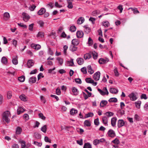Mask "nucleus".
I'll list each match as a JSON object with an SVG mask.
<instances>
[{
    "instance_id": "1",
    "label": "nucleus",
    "mask_w": 148,
    "mask_h": 148,
    "mask_svg": "<svg viewBox=\"0 0 148 148\" xmlns=\"http://www.w3.org/2000/svg\"><path fill=\"white\" fill-rule=\"evenodd\" d=\"M10 116V113L8 111H5L3 113L2 116L3 120L8 123H9L10 121V119L9 118Z\"/></svg>"
},
{
    "instance_id": "2",
    "label": "nucleus",
    "mask_w": 148,
    "mask_h": 148,
    "mask_svg": "<svg viewBox=\"0 0 148 148\" xmlns=\"http://www.w3.org/2000/svg\"><path fill=\"white\" fill-rule=\"evenodd\" d=\"M103 90H102L101 89L98 88L97 89L98 91L102 95L104 96L106 94L107 95H108L109 94L108 92V91L106 87H104L103 88Z\"/></svg>"
},
{
    "instance_id": "3",
    "label": "nucleus",
    "mask_w": 148,
    "mask_h": 148,
    "mask_svg": "<svg viewBox=\"0 0 148 148\" xmlns=\"http://www.w3.org/2000/svg\"><path fill=\"white\" fill-rule=\"evenodd\" d=\"M109 61V60L107 58H101L99 59L98 61V62L100 64H104L107 63Z\"/></svg>"
},
{
    "instance_id": "4",
    "label": "nucleus",
    "mask_w": 148,
    "mask_h": 148,
    "mask_svg": "<svg viewBox=\"0 0 148 148\" xmlns=\"http://www.w3.org/2000/svg\"><path fill=\"white\" fill-rule=\"evenodd\" d=\"M126 121H124L123 119H119L118 121L117 126L119 128H121L125 125Z\"/></svg>"
},
{
    "instance_id": "5",
    "label": "nucleus",
    "mask_w": 148,
    "mask_h": 148,
    "mask_svg": "<svg viewBox=\"0 0 148 148\" xmlns=\"http://www.w3.org/2000/svg\"><path fill=\"white\" fill-rule=\"evenodd\" d=\"M108 136L111 138H113L116 135L115 132L111 129L109 130L108 132Z\"/></svg>"
},
{
    "instance_id": "6",
    "label": "nucleus",
    "mask_w": 148,
    "mask_h": 148,
    "mask_svg": "<svg viewBox=\"0 0 148 148\" xmlns=\"http://www.w3.org/2000/svg\"><path fill=\"white\" fill-rule=\"evenodd\" d=\"M100 75V73L99 71L95 73L93 75L94 79L96 81L99 80Z\"/></svg>"
},
{
    "instance_id": "7",
    "label": "nucleus",
    "mask_w": 148,
    "mask_h": 148,
    "mask_svg": "<svg viewBox=\"0 0 148 148\" xmlns=\"http://www.w3.org/2000/svg\"><path fill=\"white\" fill-rule=\"evenodd\" d=\"M23 16V19L25 22H27L29 19L30 18V16L27 14L26 13H23L22 14Z\"/></svg>"
},
{
    "instance_id": "8",
    "label": "nucleus",
    "mask_w": 148,
    "mask_h": 148,
    "mask_svg": "<svg viewBox=\"0 0 148 148\" xmlns=\"http://www.w3.org/2000/svg\"><path fill=\"white\" fill-rule=\"evenodd\" d=\"M129 97L132 101H134L137 99L136 95L134 92H132L129 95Z\"/></svg>"
},
{
    "instance_id": "9",
    "label": "nucleus",
    "mask_w": 148,
    "mask_h": 148,
    "mask_svg": "<svg viewBox=\"0 0 148 148\" xmlns=\"http://www.w3.org/2000/svg\"><path fill=\"white\" fill-rule=\"evenodd\" d=\"M19 142L20 143L21 145V148H27V145H26V142L25 141L23 140H20L19 141Z\"/></svg>"
},
{
    "instance_id": "10",
    "label": "nucleus",
    "mask_w": 148,
    "mask_h": 148,
    "mask_svg": "<svg viewBox=\"0 0 148 148\" xmlns=\"http://www.w3.org/2000/svg\"><path fill=\"white\" fill-rule=\"evenodd\" d=\"M76 62L79 65H82L84 63V60L82 58H78L77 59Z\"/></svg>"
},
{
    "instance_id": "11",
    "label": "nucleus",
    "mask_w": 148,
    "mask_h": 148,
    "mask_svg": "<svg viewBox=\"0 0 148 148\" xmlns=\"http://www.w3.org/2000/svg\"><path fill=\"white\" fill-rule=\"evenodd\" d=\"M117 120V118L116 117L112 118L111 119V124L112 126L114 127L116 125V122Z\"/></svg>"
},
{
    "instance_id": "12",
    "label": "nucleus",
    "mask_w": 148,
    "mask_h": 148,
    "mask_svg": "<svg viewBox=\"0 0 148 148\" xmlns=\"http://www.w3.org/2000/svg\"><path fill=\"white\" fill-rule=\"evenodd\" d=\"M77 37L78 38H81L84 35L83 32L81 31H78L76 33Z\"/></svg>"
},
{
    "instance_id": "13",
    "label": "nucleus",
    "mask_w": 148,
    "mask_h": 148,
    "mask_svg": "<svg viewBox=\"0 0 148 148\" xmlns=\"http://www.w3.org/2000/svg\"><path fill=\"white\" fill-rule=\"evenodd\" d=\"M34 63L33 60H28L27 64L29 68H30L32 66L34 65Z\"/></svg>"
},
{
    "instance_id": "14",
    "label": "nucleus",
    "mask_w": 148,
    "mask_h": 148,
    "mask_svg": "<svg viewBox=\"0 0 148 148\" xmlns=\"http://www.w3.org/2000/svg\"><path fill=\"white\" fill-rule=\"evenodd\" d=\"M21 100L23 101H27V97L24 94H22L19 96Z\"/></svg>"
},
{
    "instance_id": "15",
    "label": "nucleus",
    "mask_w": 148,
    "mask_h": 148,
    "mask_svg": "<svg viewBox=\"0 0 148 148\" xmlns=\"http://www.w3.org/2000/svg\"><path fill=\"white\" fill-rule=\"evenodd\" d=\"M79 41L77 39H73L71 42L72 44L73 45L77 46L79 43Z\"/></svg>"
},
{
    "instance_id": "16",
    "label": "nucleus",
    "mask_w": 148,
    "mask_h": 148,
    "mask_svg": "<svg viewBox=\"0 0 148 148\" xmlns=\"http://www.w3.org/2000/svg\"><path fill=\"white\" fill-rule=\"evenodd\" d=\"M72 90L74 95H77L78 94L79 91L78 89L75 87H73L72 88Z\"/></svg>"
},
{
    "instance_id": "17",
    "label": "nucleus",
    "mask_w": 148,
    "mask_h": 148,
    "mask_svg": "<svg viewBox=\"0 0 148 148\" xmlns=\"http://www.w3.org/2000/svg\"><path fill=\"white\" fill-rule=\"evenodd\" d=\"M110 91L112 93L116 94L118 93V90L116 88H111L110 89Z\"/></svg>"
},
{
    "instance_id": "18",
    "label": "nucleus",
    "mask_w": 148,
    "mask_h": 148,
    "mask_svg": "<svg viewBox=\"0 0 148 148\" xmlns=\"http://www.w3.org/2000/svg\"><path fill=\"white\" fill-rule=\"evenodd\" d=\"M22 129L20 127H17L16 130V133L17 135H19L21 134L22 131Z\"/></svg>"
},
{
    "instance_id": "19",
    "label": "nucleus",
    "mask_w": 148,
    "mask_h": 148,
    "mask_svg": "<svg viewBox=\"0 0 148 148\" xmlns=\"http://www.w3.org/2000/svg\"><path fill=\"white\" fill-rule=\"evenodd\" d=\"M108 103L107 101L106 100H102L100 102V107H103L107 104Z\"/></svg>"
},
{
    "instance_id": "20",
    "label": "nucleus",
    "mask_w": 148,
    "mask_h": 148,
    "mask_svg": "<svg viewBox=\"0 0 148 148\" xmlns=\"http://www.w3.org/2000/svg\"><path fill=\"white\" fill-rule=\"evenodd\" d=\"M45 9L42 8L40 9L38 12V14L39 15H42L45 13Z\"/></svg>"
},
{
    "instance_id": "21",
    "label": "nucleus",
    "mask_w": 148,
    "mask_h": 148,
    "mask_svg": "<svg viewBox=\"0 0 148 148\" xmlns=\"http://www.w3.org/2000/svg\"><path fill=\"white\" fill-rule=\"evenodd\" d=\"M102 121L103 123L106 125L107 126L108 119V118L106 116H103L102 118Z\"/></svg>"
},
{
    "instance_id": "22",
    "label": "nucleus",
    "mask_w": 148,
    "mask_h": 148,
    "mask_svg": "<svg viewBox=\"0 0 148 148\" xmlns=\"http://www.w3.org/2000/svg\"><path fill=\"white\" fill-rule=\"evenodd\" d=\"M31 46L32 47H33L34 49L36 50H39L41 48L40 45L38 44L35 45L32 44L31 45Z\"/></svg>"
},
{
    "instance_id": "23",
    "label": "nucleus",
    "mask_w": 148,
    "mask_h": 148,
    "mask_svg": "<svg viewBox=\"0 0 148 148\" xmlns=\"http://www.w3.org/2000/svg\"><path fill=\"white\" fill-rule=\"evenodd\" d=\"M84 21V18L80 17L79 18L77 21V23L78 24H82Z\"/></svg>"
},
{
    "instance_id": "24",
    "label": "nucleus",
    "mask_w": 148,
    "mask_h": 148,
    "mask_svg": "<svg viewBox=\"0 0 148 148\" xmlns=\"http://www.w3.org/2000/svg\"><path fill=\"white\" fill-rule=\"evenodd\" d=\"M77 110L74 108H72L70 111V113L71 115H74L77 113Z\"/></svg>"
},
{
    "instance_id": "25",
    "label": "nucleus",
    "mask_w": 148,
    "mask_h": 148,
    "mask_svg": "<svg viewBox=\"0 0 148 148\" xmlns=\"http://www.w3.org/2000/svg\"><path fill=\"white\" fill-rule=\"evenodd\" d=\"M105 114L108 118L112 116L114 114V113L111 112H107L105 113Z\"/></svg>"
},
{
    "instance_id": "26",
    "label": "nucleus",
    "mask_w": 148,
    "mask_h": 148,
    "mask_svg": "<svg viewBox=\"0 0 148 148\" xmlns=\"http://www.w3.org/2000/svg\"><path fill=\"white\" fill-rule=\"evenodd\" d=\"M84 124L85 126L88 127L91 125V123L89 120H86L84 121Z\"/></svg>"
},
{
    "instance_id": "27",
    "label": "nucleus",
    "mask_w": 148,
    "mask_h": 148,
    "mask_svg": "<svg viewBox=\"0 0 148 148\" xmlns=\"http://www.w3.org/2000/svg\"><path fill=\"white\" fill-rule=\"evenodd\" d=\"M73 45H71L69 48L70 50L73 52L76 51L77 49V47Z\"/></svg>"
},
{
    "instance_id": "28",
    "label": "nucleus",
    "mask_w": 148,
    "mask_h": 148,
    "mask_svg": "<svg viewBox=\"0 0 148 148\" xmlns=\"http://www.w3.org/2000/svg\"><path fill=\"white\" fill-rule=\"evenodd\" d=\"M88 72L90 74H92L94 73L93 70L92 69L91 66L90 65H88L87 67Z\"/></svg>"
},
{
    "instance_id": "29",
    "label": "nucleus",
    "mask_w": 148,
    "mask_h": 148,
    "mask_svg": "<svg viewBox=\"0 0 148 148\" xmlns=\"http://www.w3.org/2000/svg\"><path fill=\"white\" fill-rule=\"evenodd\" d=\"M36 80V78L35 77H30L29 79V82L32 83H34Z\"/></svg>"
},
{
    "instance_id": "30",
    "label": "nucleus",
    "mask_w": 148,
    "mask_h": 148,
    "mask_svg": "<svg viewBox=\"0 0 148 148\" xmlns=\"http://www.w3.org/2000/svg\"><path fill=\"white\" fill-rule=\"evenodd\" d=\"M91 57L90 54L87 53L84 55V58L85 60L90 59Z\"/></svg>"
},
{
    "instance_id": "31",
    "label": "nucleus",
    "mask_w": 148,
    "mask_h": 148,
    "mask_svg": "<svg viewBox=\"0 0 148 148\" xmlns=\"http://www.w3.org/2000/svg\"><path fill=\"white\" fill-rule=\"evenodd\" d=\"M7 59L5 57H3L1 59V62L3 64H6L7 63Z\"/></svg>"
},
{
    "instance_id": "32",
    "label": "nucleus",
    "mask_w": 148,
    "mask_h": 148,
    "mask_svg": "<svg viewBox=\"0 0 148 148\" xmlns=\"http://www.w3.org/2000/svg\"><path fill=\"white\" fill-rule=\"evenodd\" d=\"M44 36V33L42 32H39L37 35V37L39 38H42Z\"/></svg>"
},
{
    "instance_id": "33",
    "label": "nucleus",
    "mask_w": 148,
    "mask_h": 148,
    "mask_svg": "<svg viewBox=\"0 0 148 148\" xmlns=\"http://www.w3.org/2000/svg\"><path fill=\"white\" fill-rule=\"evenodd\" d=\"M83 148H92L91 145L89 143H85Z\"/></svg>"
},
{
    "instance_id": "34",
    "label": "nucleus",
    "mask_w": 148,
    "mask_h": 148,
    "mask_svg": "<svg viewBox=\"0 0 148 148\" xmlns=\"http://www.w3.org/2000/svg\"><path fill=\"white\" fill-rule=\"evenodd\" d=\"M24 109L21 107H19L17 110V114H20L21 113L24 112Z\"/></svg>"
},
{
    "instance_id": "35",
    "label": "nucleus",
    "mask_w": 148,
    "mask_h": 148,
    "mask_svg": "<svg viewBox=\"0 0 148 148\" xmlns=\"http://www.w3.org/2000/svg\"><path fill=\"white\" fill-rule=\"evenodd\" d=\"M12 62L15 65H16L18 64V62L17 60V58L16 56L13 58Z\"/></svg>"
},
{
    "instance_id": "36",
    "label": "nucleus",
    "mask_w": 148,
    "mask_h": 148,
    "mask_svg": "<svg viewBox=\"0 0 148 148\" xmlns=\"http://www.w3.org/2000/svg\"><path fill=\"white\" fill-rule=\"evenodd\" d=\"M141 103V101H138L135 102V104L136 108H137L139 109L140 108V106Z\"/></svg>"
},
{
    "instance_id": "37",
    "label": "nucleus",
    "mask_w": 148,
    "mask_h": 148,
    "mask_svg": "<svg viewBox=\"0 0 148 148\" xmlns=\"http://www.w3.org/2000/svg\"><path fill=\"white\" fill-rule=\"evenodd\" d=\"M47 129V125H45L42 127L41 128V130L44 133H46Z\"/></svg>"
},
{
    "instance_id": "38",
    "label": "nucleus",
    "mask_w": 148,
    "mask_h": 148,
    "mask_svg": "<svg viewBox=\"0 0 148 148\" xmlns=\"http://www.w3.org/2000/svg\"><path fill=\"white\" fill-rule=\"evenodd\" d=\"M131 9L132 10L133 12L134 13V14H136L139 13V11L137 10V9L135 8L134 9L133 8H129V10Z\"/></svg>"
},
{
    "instance_id": "39",
    "label": "nucleus",
    "mask_w": 148,
    "mask_h": 148,
    "mask_svg": "<svg viewBox=\"0 0 148 148\" xmlns=\"http://www.w3.org/2000/svg\"><path fill=\"white\" fill-rule=\"evenodd\" d=\"M108 101L110 102H114L116 103L117 101V99L116 98H111Z\"/></svg>"
},
{
    "instance_id": "40",
    "label": "nucleus",
    "mask_w": 148,
    "mask_h": 148,
    "mask_svg": "<svg viewBox=\"0 0 148 148\" xmlns=\"http://www.w3.org/2000/svg\"><path fill=\"white\" fill-rule=\"evenodd\" d=\"M103 25L106 27H108L110 25V23L108 21H106L103 22Z\"/></svg>"
},
{
    "instance_id": "41",
    "label": "nucleus",
    "mask_w": 148,
    "mask_h": 148,
    "mask_svg": "<svg viewBox=\"0 0 148 148\" xmlns=\"http://www.w3.org/2000/svg\"><path fill=\"white\" fill-rule=\"evenodd\" d=\"M76 29V27L75 26H72L70 27L69 30L72 32H75Z\"/></svg>"
},
{
    "instance_id": "42",
    "label": "nucleus",
    "mask_w": 148,
    "mask_h": 148,
    "mask_svg": "<svg viewBox=\"0 0 148 148\" xmlns=\"http://www.w3.org/2000/svg\"><path fill=\"white\" fill-rule=\"evenodd\" d=\"M100 11L99 10H95L93 11L92 13V14L93 16H95L97 14H99Z\"/></svg>"
},
{
    "instance_id": "43",
    "label": "nucleus",
    "mask_w": 148,
    "mask_h": 148,
    "mask_svg": "<svg viewBox=\"0 0 148 148\" xmlns=\"http://www.w3.org/2000/svg\"><path fill=\"white\" fill-rule=\"evenodd\" d=\"M18 80L20 82H23L25 80V77L24 76H22L18 77Z\"/></svg>"
},
{
    "instance_id": "44",
    "label": "nucleus",
    "mask_w": 148,
    "mask_h": 148,
    "mask_svg": "<svg viewBox=\"0 0 148 148\" xmlns=\"http://www.w3.org/2000/svg\"><path fill=\"white\" fill-rule=\"evenodd\" d=\"M112 142L116 145H118L120 143V141L117 138H116L114 140H112Z\"/></svg>"
},
{
    "instance_id": "45",
    "label": "nucleus",
    "mask_w": 148,
    "mask_h": 148,
    "mask_svg": "<svg viewBox=\"0 0 148 148\" xmlns=\"http://www.w3.org/2000/svg\"><path fill=\"white\" fill-rule=\"evenodd\" d=\"M57 60L58 61L60 64L61 65H62L63 63V59L60 58L58 57L57 58Z\"/></svg>"
},
{
    "instance_id": "46",
    "label": "nucleus",
    "mask_w": 148,
    "mask_h": 148,
    "mask_svg": "<svg viewBox=\"0 0 148 148\" xmlns=\"http://www.w3.org/2000/svg\"><path fill=\"white\" fill-rule=\"evenodd\" d=\"M94 115L93 113L92 112H89L86 114L85 115L86 118H88L90 117H92Z\"/></svg>"
},
{
    "instance_id": "47",
    "label": "nucleus",
    "mask_w": 148,
    "mask_h": 148,
    "mask_svg": "<svg viewBox=\"0 0 148 148\" xmlns=\"http://www.w3.org/2000/svg\"><path fill=\"white\" fill-rule=\"evenodd\" d=\"M92 40L90 37H89L88 39V44L89 46H90L92 45Z\"/></svg>"
},
{
    "instance_id": "48",
    "label": "nucleus",
    "mask_w": 148,
    "mask_h": 148,
    "mask_svg": "<svg viewBox=\"0 0 148 148\" xmlns=\"http://www.w3.org/2000/svg\"><path fill=\"white\" fill-rule=\"evenodd\" d=\"M92 55L94 59L96 60L97 59L98 57V54L97 53L95 52H92Z\"/></svg>"
},
{
    "instance_id": "49",
    "label": "nucleus",
    "mask_w": 148,
    "mask_h": 148,
    "mask_svg": "<svg viewBox=\"0 0 148 148\" xmlns=\"http://www.w3.org/2000/svg\"><path fill=\"white\" fill-rule=\"evenodd\" d=\"M38 116L40 118H41L43 120H45L46 117L43 115V114L42 113H39L38 114Z\"/></svg>"
},
{
    "instance_id": "50",
    "label": "nucleus",
    "mask_w": 148,
    "mask_h": 148,
    "mask_svg": "<svg viewBox=\"0 0 148 148\" xmlns=\"http://www.w3.org/2000/svg\"><path fill=\"white\" fill-rule=\"evenodd\" d=\"M93 80H92L90 78H87L85 79V81L86 82L88 83H93L92 81Z\"/></svg>"
},
{
    "instance_id": "51",
    "label": "nucleus",
    "mask_w": 148,
    "mask_h": 148,
    "mask_svg": "<svg viewBox=\"0 0 148 148\" xmlns=\"http://www.w3.org/2000/svg\"><path fill=\"white\" fill-rule=\"evenodd\" d=\"M81 71L84 74H86L87 73L86 69V67H83L81 68Z\"/></svg>"
},
{
    "instance_id": "52",
    "label": "nucleus",
    "mask_w": 148,
    "mask_h": 148,
    "mask_svg": "<svg viewBox=\"0 0 148 148\" xmlns=\"http://www.w3.org/2000/svg\"><path fill=\"white\" fill-rule=\"evenodd\" d=\"M4 16L6 18V20H7L8 18H9L10 17V16L9 13L6 12L4 13Z\"/></svg>"
},
{
    "instance_id": "53",
    "label": "nucleus",
    "mask_w": 148,
    "mask_h": 148,
    "mask_svg": "<svg viewBox=\"0 0 148 148\" xmlns=\"http://www.w3.org/2000/svg\"><path fill=\"white\" fill-rule=\"evenodd\" d=\"M93 144L95 145H97L99 144L98 139H95L93 141Z\"/></svg>"
},
{
    "instance_id": "54",
    "label": "nucleus",
    "mask_w": 148,
    "mask_h": 148,
    "mask_svg": "<svg viewBox=\"0 0 148 148\" xmlns=\"http://www.w3.org/2000/svg\"><path fill=\"white\" fill-rule=\"evenodd\" d=\"M75 82L79 84H81L82 83L81 80L79 78L75 79Z\"/></svg>"
},
{
    "instance_id": "55",
    "label": "nucleus",
    "mask_w": 148,
    "mask_h": 148,
    "mask_svg": "<svg viewBox=\"0 0 148 148\" xmlns=\"http://www.w3.org/2000/svg\"><path fill=\"white\" fill-rule=\"evenodd\" d=\"M114 72L115 75L116 76H118L119 75V72H118L117 69L116 68L114 70Z\"/></svg>"
},
{
    "instance_id": "56",
    "label": "nucleus",
    "mask_w": 148,
    "mask_h": 148,
    "mask_svg": "<svg viewBox=\"0 0 148 148\" xmlns=\"http://www.w3.org/2000/svg\"><path fill=\"white\" fill-rule=\"evenodd\" d=\"M140 98L141 99H147V97L145 94H142L140 96Z\"/></svg>"
},
{
    "instance_id": "57",
    "label": "nucleus",
    "mask_w": 148,
    "mask_h": 148,
    "mask_svg": "<svg viewBox=\"0 0 148 148\" xmlns=\"http://www.w3.org/2000/svg\"><path fill=\"white\" fill-rule=\"evenodd\" d=\"M44 140L46 142L51 143V140H50L47 136H45L44 138Z\"/></svg>"
},
{
    "instance_id": "58",
    "label": "nucleus",
    "mask_w": 148,
    "mask_h": 148,
    "mask_svg": "<svg viewBox=\"0 0 148 148\" xmlns=\"http://www.w3.org/2000/svg\"><path fill=\"white\" fill-rule=\"evenodd\" d=\"M12 44L16 47L17 45V41L16 40L14 39L12 41Z\"/></svg>"
},
{
    "instance_id": "59",
    "label": "nucleus",
    "mask_w": 148,
    "mask_h": 148,
    "mask_svg": "<svg viewBox=\"0 0 148 148\" xmlns=\"http://www.w3.org/2000/svg\"><path fill=\"white\" fill-rule=\"evenodd\" d=\"M77 143L80 145H83V140L81 139L80 140H77Z\"/></svg>"
},
{
    "instance_id": "60",
    "label": "nucleus",
    "mask_w": 148,
    "mask_h": 148,
    "mask_svg": "<svg viewBox=\"0 0 148 148\" xmlns=\"http://www.w3.org/2000/svg\"><path fill=\"white\" fill-rule=\"evenodd\" d=\"M94 124L95 125H98L99 124V119L98 118L95 119L94 120Z\"/></svg>"
},
{
    "instance_id": "61",
    "label": "nucleus",
    "mask_w": 148,
    "mask_h": 148,
    "mask_svg": "<svg viewBox=\"0 0 148 148\" xmlns=\"http://www.w3.org/2000/svg\"><path fill=\"white\" fill-rule=\"evenodd\" d=\"M12 96V92L10 91H8V94H7L8 98V99H10L11 98Z\"/></svg>"
},
{
    "instance_id": "62",
    "label": "nucleus",
    "mask_w": 148,
    "mask_h": 148,
    "mask_svg": "<svg viewBox=\"0 0 148 148\" xmlns=\"http://www.w3.org/2000/svg\"><path fill=\"white\" fill-rule=\"evenodd\" d=\"M34 145L38 146L39 147H41L42 145L41 143H38L36 141L34 142Z\"/></svg>"
},
{
    "instance_id": "63",
    "label": "nucleus",
    "mask_w": 148,
    "mask_h": 148,
    "mask_svg": "<svg viewBox=\"0 0 148 148\" xmlns=\"http://www.w3.org/2000/svg\"><path fill=\"white\" fill-rule=\"evenodd\" d=\"M36 6L33 5L29 7V9L31 11H33L36 8Z\"/></svg>"
},
{
    "instance_id": "64",
    "label": "nucleus",
    "mask_w": 148,
    "mask_h": 148,
    "mask_svg": "<svg viewBox=\"0 0 148 148\" xmlns=\"http://www.w3.org/2000/svg\"><path fill=\"white\" fill-rule=\"evenodd\" d=\"M37 70L36 69H35L31 71L29 73L30 75L34 74H36L37 72Z\"/></svg>"
}]
</instances>
